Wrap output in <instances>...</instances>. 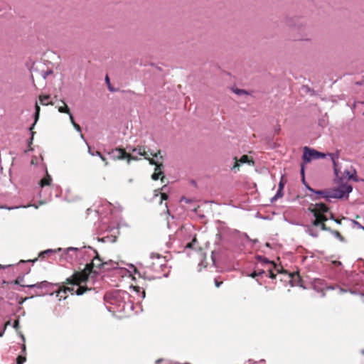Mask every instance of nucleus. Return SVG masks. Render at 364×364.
Masks as SVG:
<instances>
[{"label": "nucleus", "instance_id": "f257e3e1", "mask_svg": "<svg viewBox=\"0 0 364 364\" xmlns=\"http://www.w3.org/2000/svg\"><path fill=\"white\" fill-rule=\"evenodd\" d=\"M106 264L107 263L103 262L96 252V256L90 263L87 264L82 271H75L70 277L66 279L64 284L78 286L75 290V294L79 296L82 295L92 289L91 287L87 286L90 275L92 273L97 274L99 270Z\"/></svg>", "mask_w": 364, "mask_h": 364}, {"label": "nucleus", "instance_id": "f03ea898", "mask_svg": "<svg viewBox=\"0 0 364 364\" xmlns=\"http://www.w3.org/2000/svg\"><path fill=\"white\" fill-rule=\"evenodd\" d=\"M308 210L313 215L314 218L311 219L313 226L319 228L321 230H330V228L326 225L329 213V208L326 204L323 203L311 204Z\"/></svg>", "mask_w": 364, "mask_h": 364}, {"label": "nucleus", "instance_id": "7ed1b4c3", "mask_svg": "<svg viewBox=\"0 0 364 364\" xmlns=\"http://www.w3.org/2000/svg\"><path fill=\"white\" fill-rule=\"evenodd\" d=\"M109 154L115 160H122L126 159L128 163L132 160L137 159L136 157L133 156L131 154L127 153L125 149L119 147L112 149L109 152Z\"/></svg>", "mask_w": 364, "mask_h": 364}, {"label": "nucleus", "instance_id": "20e7f679", "mask_svg": "<svg viewBox=\"0 0 364 364\" xmlns=\"http://www.w3.org/2000/svg\"><path fill=\"white\" fill-rule=\"evenodd\" d=\"M325 157V154L319 152L315 149H311L306 146L304 149L303 160L306 163L310 162L312 159H318Z\"/></svg>", "mask_w": 364, "mask_h": 364}, {"label": "nucleus", "instance_id": "39448f33", "mask_svg": "<svg viewBox=\"0 0 364 364\" xmlns=\"http://www.w3.org/2000/svg\"><path fill=\"white\" fill-rule=\"evenodd\" d=\"M23 277H18L14 281V284H19L21 287H28V288H38V289H43L47 288L49 286H53V284L47 282V281H43L41 282H37L36 284H25L23 282Z\"/></svg>", "mask_w": 364, "mask_h": 364}, {"label": "nucleus", "instance_id": "423d86ee", "mask_svg": "<svg viewBox=\"0 0 364 364\" xmlns=\"http://www.w3.org/2000/svg\"><path fill=\"white\" fill-rule=\"evenodd\" d=\"M235 164L233 167L232 168V170H239L240 164H254V161L250 159L247 155H243L240 159V160H237V157H235Z\"/></svg>", "mask_w": 364, "mask_h": 364}, {"label": "nucleus", "instance_id": "0eeeda50", "mask_svg": "<svg viewBox=\"0 0 364 364\" xmlns=\"http://www.w3.org/2000/svg\"><path fill=\"white\" fill-rule=\"evenodd\" d=\"M328 198H341L345 195V191L340 188H336L333 190H328Z\"/></svg>", "mask_w": 364, "mask_h": 364}, {"label": "nucleus", "instance_id": "6e6552de", "mask_svg": "<svg viewBox=\"0 0 364 364\" xmlns=\"http://www.w3.org/2000/svg\"><path fill=\"white\" fill-rule=\"evenodd\" d=\"M74 291L73 287H68L65 286H60L58 291H56V296L63 297L64 299L67 297V292H71Z\"/></svg>", "mask_w": 364, "mask_h": 364}, {"label": "nucleus", "instance_id": "1a4fd4ad", "mask_svg": "<svg viewBox=\"0 0 364 364\" xmlns=\"http://www.w3.org/2000/svg\"><path fill=\"white\" fill-rule=\"evenodd\" d=\"M35 109H36V112H35V120H34V123L32 124V126L30 127V131L31 132V141L33 139V136H34V134L36 133L35 132L33 131V127L36 124V123L37 122V121L39 119V115H40V111H41V108H40V106L38 105V103L36 102V105H35Z\"/></svg>", "mask_w": 364, "mask_h": 364}, {"label": "nucleus", "instance_id": "9d476101", "mask_svg": "<svg viewBox=\"0 0 364 364\" xmlns=\"http://www.w3.org/2000/svg\"><path fill=\"white\" fill-rule=\"evenodd\" d=\"M61 105H58L56 107L58 108V110L60 113H65V114H70V108L68 107L67 104L65 102L64 100H60Z\"/></svg>", "mask_w": 364, "mask_h": 364}, {"label": "nucleus", "instance_id": "9b49d317", "mask_svg": "<svg viewBox=\"0 0 364 364\" xmlns=\"http://www.w3.org/2000/svg\"><path fill=\"white\" fill-rule=\"evenodd\" d=\"M51 181H52V178H51V176L48 174V171H46V175L45 177H43L41 181H40V186L41 187H44V186H49L51 183Z\"/></svg>", "mask_w": 364, "mask_h": 364}, {"label": "nucleus", "instance_id": "f8f14e48", "mask_svg": "<svg viewBox=\"0 0 364 364\" xmlns=\"http://www.w3.org/2000/svg\"><path fill=\"white\" fill-rule=\"evenodd\" d=\"M50 99V95H41L39 96V101L42 105H53L54 103L52 101L48 102Z\"/></svg>", "mask_w": 364, "mask_h": 364}, {"label": "nucleus", "instance_id": "ddd939ff", "mask_svg": "<svg viewBox=\"0 0 364 364\" xmlns=\"http://www.w3.org/2000/svg\"><path fill=\"white\" fill-rule=\"evenodd\" d=\"M132 152H136L139 155L142 156L144 158L147 156V152L145 150V147L143 146H138L133 149Z\"/></svg>", "mask_w": 364, "mask_h": 364}, {"label": "nucleus", "instance_id": "4468645a", "mask_svg": "<svg viewBox=\"0 0 364 364\" xmlns=\"http://www.w3.org/2000/svg\"><path fill=\"white\" fill-rule=\"evenodd\" d=\"M163 168H164V165L161 162L156 165L155 170H154V172H160L161 175H162V176L161 177V182H164V180L165 178V176L163 172Z\"/></svg>", "mask_w": 364, "mask_h": 364}, {"label": "nucleus", "instance_id": "2eb2a0df", "mask_svg": "<svg viewBox=\"0 0 364 364\" xmlns=\"http://www.w3.org/2000/svg\"><path fill=\"white\" fill-rule=\"evenodd\" d=\"M329 155L331 156V160L333 164V168H334L335 173H336V176H338V170L337 168V163H336V159H338V156H336L333 154H330Z\"/></svg>", "mask_w": 364, "mask_h": 364}, {"label": "nucleus", "instance_id": "dca6fc26", "mask_svg": "<svg viewBox=\"0 0 364 364\" xmlns=\"http://www.w3.org/2000/svg\"><path fill=\"white\" fill-rule=\"evenodd\" d=\"M55 253V251L53 250H45L43 252H41L40 254H39V257L41 258H45L46 256L49 255H51V254H53Z\"/></svg>", "mask_w": 364, "mask_h": 364}, {"label": "nucleus", "instance_id": "f3484780", "mask_svg": "<svg viewBox=\"0 0 364 364\" xmlns=\"http://www.w3.org/2000/svg\"><path fill=\"white\" fill-rule=\"evenodd\" d=\"M315 193L318 194V195H320L323 198H326V199H328V196H327L328 194V190H324V191H314Z\"/></svg>", "mask_w": 364, "mask_h": 364}, {"label": "nucleus", "instance_id": "a211bd4d", "mask_svg": "<svg viewBox=\"0 0 364 364\" xmlns=\"http://www.w3.org/2000/svg\"><path fill=\"white\" fill-rule=\"evenodd\" d=\"M258 259L260 260L264 264H269V265L272 266L274 268H276V264L273 262H270L266 258H262V257H258Z\"/></svg>", "mask_w": 364, "mask_h": 364}, {"label": "nucleus", "instance_id": "6ab92c4d", "mask_svg": "<svg viewBox=\"0 0 364 364\" xmlns=\"http://www.w3.org/2000/svg\"><path fill=\"white\" fill-rule=\"evenodd\" d=\"M331 232L336 237H337L338 239H339L341 241H343L344 240V238L341 235V234L338 231V230H331L330 229Z\"/></svg>", "mask_w": 364, "mask_h": 364}, {"label": "nucleus", "instance_id": "aec40b11", "mask_svg": "<svg viewBox=\"0 0 364 364\" xmlns=\"http://www.w3.org/2000/svg\"><path fill=\"white\" fill-rule=\"evenodd\" d=\"M96 154L100 156L101 160L105 163V166H108L109 163L107 159L98 151H96Z\"/></svg>", "mask_w": 364, "mask_h": 364}, {"label": "nucleus", "instance_id": "412c9836", "mask_svg": "<svg viewBox=\"0 0 364 364\" xmlns=\"http://www.w3.org/2000/svg\"><path fill=\"white\" fill-rule=\"evenodd\" d=\"M26 360L25 356L18 355L16 358V364H23Z\"/></svg>", "mask_w": 364, "mask_h": 364}, {"label": "nucleus", "instance_id": "4be33fe9", "mask_svg": "<svg viewBox=\"0 0 364 364\" xmlns=\"http://www.w3.org/2000/svg\"><path fill=\"white\" fill-rule=\"evenodd\" d=\"M234 92L238 95H247V92L245 90H241V89H235L233 90Z\"/></svg>", "mask_w": 364, "mask_h": 364}, {"label": "nucleus", "instance_id": "5701e85b", "mask_svg": "<svg viewBox=\"0 0 364 364\" xmlns=\"http://www.w3.org/2000/svg\"><path fill=\"white\" fill-rule=\"evenodd\" d=\"M162 176V175H161V173L160 172H154L152 176H151V178L154 181H156L158 179H161V177Z\"/></svg>", "mask_w": 364, "mask_h": 364}, {"label": "nucleus", "instance_id": "b1692460", "mask_svg": "<svg viewBox=\"0 0 364 364\" xmlns=\"http://www.w3.org/2000/svg\"><path fill=\"white\" fill-rule=\"evenodd\" d=\"M145 159L148 160L149 163L150 164H151V165H155V166H156V164H159V163H158L156 160H154L153 158H149V157H148V155H147V156H146Z\"/></svg>", "mask_w": 364, "mask_h": 364}, {"label": "nucleus", "instance_id": "393cba45", "mask_svg": "<svg viewBox=\"0 0 364 364\" xmlns=\"http://www.w3.org/2000/svg\"><path fill=\"white\" fill-rule=\"evenodd\" d=\"M267 271L269 272V277L271 279H275L276 278V274L274 273L273 269H272V267L268 268Z\"/></svg>", "mask_w": 364, "mask_h": 364}, {"label": "nucleus", "instance_id": "a878e982", "mask_svg": "<svg viewBox=\"0 0 364 364\" xmlns=\"http://www.w3.org/2000/svg\"><path fill=\"white\" fill-rule=\"evenodd\" d=\"M352 186H346L343 187L342 190L345 191V193H349L352 191Z\"/></svg>", "mask_w": 364, "mask_h": 364}, {"label": "nucleus", "instance_id": "bb28decb", "mask_svg": "<svg viewBox=\"0 0 364 364\" xmlns=\"http://www.w3.org/2000/svg\"><path fill=\"white\" fill-rule=\"evenodd\" d=\"M168 196L166 193H162L161 194V203L162 202V200H166L168 199Z\"/></svg>", "mask_w": 364, "mask_h": 364}, {"label": "nucleus", "instance_id": "cd10ccee", "mask_svg": "<svg viewBox=\"0 0 364 364\" xmlns=\"http://www.w3.org/2000/svg\"><path fill=\"white\" fill-rule=\"evenodd\" d=\"M284 186V182L283 181V179H282L279 184V191H283Z\"/></svg>", "mask_w": 364, "mask_h": 364}, {"label": "nucleus", "instance_id": "c85d7f7f", "mask_svg": "<svg viewBox=\"0 0 364 364\" xmlns=\"http://www.w3.org/2000/svg\"><path fill=\"white\" fill-rule=\"evenodd\" d=\"M73 125L74 128H75L77 132H81V127H80V126L78 124H77V123H74V124H73Z\"/></svg>", "mask_w": 364, "mask_h": 364}, {"label": "nucleus", "instance_id": "c756f323", "mask_svg": "<svg viewBox=\"0 0 364 364\" xmlns=\"http://www.w3.org/2000/svg\"><path fill=\"white\" fill-rule=\"evenodd\" d=\"M353 223L357 226L358 228H361V229H363V226H362L358 221L356 220H353Z\"/></svg>", "mask_w": 364, "mask_h": 364}, {"label": "nucleus", "instance_id": "7c9ffc66", "mask_svg": "<svg viewBox=\"0 0 364 364\" xmlns=\"http://www.w3.org/2000/svg\"><path fill=\"white\" fill-rule=\"evenodd\" d=\"M222 284H223L222 281H219L218 279H215V284L216 287H220Z\"/></svg>", "mask_w": 364, "mask_h": 364}, {"label": "nucleus", "instance_id": "2f4dec72", "mask_svg": "<svg viewBox=\"0 0 364 364\" xmlns=\"http://www.w3.org/2000/svg\"><path fill=\"white\" fill-rule=\"evenodd\" d=\"M282 191H279V189H278V191H277V194H276V196H275V198H281V197H282V196H283V193H282Z\"/></svg>", "mask_w": 364, "mask_h": 364}, {"label": "nucleus", "instance_id": "473e14b6", "mask_svg": "<svg viewBox=\"0 0 364 364\" xmlns=\"http://www.w3.org/2000/svg\"><path fill=\"white\" fill-rule=\"evenodd\" d=\"M88 153L92 156H97L96 151H92L90 146H88Z\"/></svg>", "mask_w": 364, "mask_h": 364}, {"label": "nucleus", "instance_id": "72a5a7b5", "mask_svg": "<svg viewBox=\"0 0 364 364\" xmlns=\"http://www.w3.org/2000/svg\"><path fill=\"white\" fill-rule=\"evenodd\" d=\"M160 154H161V151H160V150H159V151H158L157 152H156V153H152V152H151V153H150V154H151L153 157H156V158H157V157L160 155Z\"/></svg>", "mask_w": 364, "mask_h": 364}, {"label": "nucleus", "instance_id": "f704fd0d", "mask_svg": "<svg viewBox=\"0 0 364 364\" xmlns=\"http://www.w3.org/2000/svg\"><path fill=\"white\" fill-rule=\"evenodd\" d=\"M68 115H69L70 120V122L72 123V124H74V123H76L74 120V117H73V114H71V112L70 114H68Z\"/></svg>", "mask_w": 364, "mask_h": 364}, {"label": "nucleus", "instance_id": "c9c22d12", "mask_svg": "<svg viewBox=\"0 0 364 364\" xmlns=\"http://www.w3.org/2000/svg\"><path fill=\"white\" fill-rule=\"evenodd\" d=\"M196 238H194V239L193 240L192 242H189V243H188V244L186 245V247L187 248H191V247H192V246H193V242H196Z\"/></svg>", "mask_w": 364, "mask_h": 364}, {"label": "nucleus", "instance_id": "e433bc0d", "mask_svg": "<svg viewBox=\"0 0 364 364\" xmlns=\"http://www.w3.org/2000/svg\"><path fill=\"white\" fill-rule=\"evenodd\" d=\"M301 173L302 175V181L304 183H305V178H304V167L301 168Z\"/></svg>", "mask_w": 364, "mask_h": 364}, {"label": "nucleus", "instance_id": "4c0bfd02", "mask_svg": "<svg viewBox=\"0 0 364 364\" xmlns=\"http://www.w3.org/2000/svg\"><path fill=\"white\" fill-rule=\"evenodd\" d=\"M330 218L333 220V219H336L334 218L333 214L329 210V213H328V219Z\"/></svg>", "mask_w": 364, "mask_h": 364}, {"label": "nucleus", "instance_id": "58836bf2", "mask_svg": "<svg viewBox=\"0 0 364 364\" xmlns=\"http://www.w3.org/2000/svg\"><path fill=\"white\" fill-rule=\"evenodd\" d=\"M19 326V321L18 320H16L14 323V328L17 329Z\"/></svg>", "mask_w": 364, "mask_h": 364}, {"label": "nucleus", "instance_id": "ea45409f", "mask_svg": "<svg viewBox=\"0 0 364 364\" xmlns=\"http://www.w3.org/2000/svg\"><path fill=\"white\" fill-rule=\"evenodd\" d=\"M257 274H258L259 276V275H262V274H264V273H265V271H264V270H263V269H257Z\"/></svg>", "mask_w": 364, "mask_h": 364}, {"label": "nucleus", "instance_id": "a19ab883", "mask_svg": "<svg viewBox=\"0 0 364 364\" xmlns=\"http://www.w3.org/2000/svg\"><path fill=\"white\" fill-rule=\"evenodd\" d=\"M250 276H251L252 277H253V278H255V277H256L259 276V275L257 274V270H255V271L251 274V275H250Z\"/></svg>", "mask_w": 364, "mask_h": 364}, {"label": "nucleus", "instance_id": "79ce46f5", "mask_svg": "<svg viewBox=\"0 0 364 364\" xmlns=\"http://www.w3.org/2000/svg\"><path fill=\"white\" fill-rule=\"evenodd\" d=\"M107 87H108V89H109V91H111V92H115L116 91V90L114 87H112L111 84H109V85H107Z\"/></svg>", "mask_w": 364, "mask_h": 364}, {"label": "nucleus", "instance_id": "37998d69", "mask_svg": "<svg viewBox=\"0 0 364 364\" xmlns=\"http://www.w3.org/2000/svg\"><path fill=\"white\" fill-rule=\"evenodd\" d=\"M105 82L107 85H109V84H110V80H109V77L108 75H106V77H105Z\"/></svg>", "mask_w": 364, "mask_h": 364}, {"label": "nucleus", "instance_id": "c03bdc74", "mask_svg": "<svg viewBox=\"0 0 364 364\" xmlns=\"http://www.w3.org/2000/svg\"><path fill=\"white\" fill-rule=\"evenodd\" d=\"M304 184L306 186V188H307L308 190H309L310 191H311V192H313V193L314 192V190L313 188H311L309 185L306 184V183H304Z\"/></svg>", "mask_w": 364, "mask_h": 364}, {"label": "nucleus", "instance_id": "a18cd8bd", "mask_svg": "<svg viewBox=\"0 0 364 364\" xmlns=\"http://www.w3.org/2000/svg\"><path fill=\"white\" fill-rule=\"evenodd\" d=\"M333 220H334L337 224H339V225H341V219L336 218V219H333Z\"/></svg>", "mask_w": 364, "mask_h": 364}, {"label": "nucleus", "instance_id": "49530a36", "mask_svg": "<svg viewBox=\"0 0 364 364\" xmlns=\"http://www.w3.org/2000/svg\"><path fill=\"white\" fill-rule=\"evenodd\" d=\"M346 173L348 174V178H353V173H350L349 171H346Z\"/></svg>", "mask_w": 364, "mask_h": 364}, {"label": "nucleus", "instance_id": "de8ad7c7", "mask_svg": "<svg viewBox=\"0 0 364 364\" xmlns=\"http://www.w3.org/2000/svg\"><path fill=\"white\" fill-rule=\"evenodd\" d=\"M28 299V297H25V298L22 299V300L19 302V304H22L23 302L26 301Z\"/></svg>", "mask_w": 364, "mask_h": 364}, {"label": "nucleus", "instance_id": "09e8293b", "mask_svg": "<svg viewBox=\"0 0 364 364\" xmlns=\"http://www.w3.org/2000/svg\"><path fill=\"white\" fill-rule=\"evenodd\" d=\"M22 351H23V352H25V351H26V345H25V344H23V346H22Z\"/></svg>", "mask_w": 364, "mask_h": 364}, {"label": "nucleus", "instance_id": "8fccbe9b", "mask_svg": "<svg viewBox=\"0 0 364 364\" xmlns=\"http://www.w3.org/2000/svg\"><path fill=\"white\" fill-rule=\"evenodd\" d=\"M50 73H52V71H51V70L48 71L46 74H47V75H48V74H50Z\"/></svg>", "mask_w": 364, "mask_h": 364}, {"label": "nucleus", "instance_id": "3c124183", "mask_svg": "<svg viewBox=\"0 0 364 364\" xmlns=\"http://www.w3.org/2000/svg\"><path fill=\"white\" fill-rule=\"evenodd\" d=\"M37 260H38V259H37V258H36L35 259L32 260V262H36V261H37Z\"/></svg>", "mask_w": 364, "mask_h": 364}, {"label": "nucleus", "instance_id": "603ef678", "mask_svg": "<svg viewBox=\"0 0 364 364\" xmlns=\"http://www.w3.org/2000/svg\"><path fill=\"white\" fill-rule=\"evenodd\" d=\"M184 200H185V201H186V203L189 202V200H188V199H184Z\"/></svg>", "mask_w": 364, "mask_h": 364}, {"label": "nucleus", "instance_id": "864d4df0", "mask_svg": "<svg viewBox=\"0 0 364 364\" xmlns=\"http://www.w3.org/2000/svg\"><path fill=\"white\" fill-rule=\"evenodd\" d=\"M193 210H194L195 212H196V211H197V208H195Z\"/></svg>", "mask_w": 364, "mask_h": 364}, {"label": "nucleus", "instance_id": "5fc2aeb1", "mask_svg": "<svg viewBox=\"0 0 364 364\" xmlns=\"http://www.w3.org/2000/svg\"><path fill=\"white\" fill-rule=\"evenodd\" d=\"M363 114L364 115V112H363Z\"/></svg>", "mask_w": 364, "mask_h": 364}, {"label": "nucleus", "instance_id": "6e6d98bb", "mask_svg": "<svg viewBox=\"0 0 364 364\" xmlns=\"http://www.w3.org/2000/svg\"><path fill=\"white\" fill-rule=\"evenodd\" d=\"M363 230H364V227H363Z\"/></svg>", "mask_w": 364, "mask_h": 364}]
</instances>
